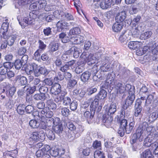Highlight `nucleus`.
<instances>
[{
	"mask_svg": "<svg viewBox=\"0 0 158 158\" xmlns=\"http://www.w3.org/2000/svg\"><path fill=\"white\" fill-rule=\"evenodd\" d=\"M115 88L117 93L122 94L125 92H128L129 95L124 103H123L120 114L121 117H122L123 116L124 118H127L129 116L130 111L126 110L131 105L135 99V87L129 84L125 85L124 84L118 82L115 84Z\"/></svg>",
	"mask_w": 158,
	"mask_h": 158,
	"instance_id": "f257e3e1",
	"label": "nucleus"
},
{
	"mask_svg": "<svg viewBox=\"0 0 158 158\" xmlns=\"http://www.w3.org/2000/svg\"><path fill=\"white\" fill-rule=\"evenodd\" d=\"M155 128L152 125H148L146 122L140 125L136 131L135 134L133 135L132 140L133 143H135L136 139L139 141H142L145 137L151 135L153 136L155 132Z\"/></svg>",
	"mask_w": 158,
	"mask_h": 158,
	"instance_id": "f03ea898",
	"label": "nucleus"
},
{
	"mask_svg": "<svg viewBox=\"0 0 158 158\" xmlns=\"http://www.w3.org/2000/svg\"><path fill=\"white\" fill-rule=\"evenodd\" d=\"M107 60L105 59L102 61H99L97 62L93 68L94 71V74H96L98 70L101 69L103 72H106L109 70L110 68V64L107 63Z\"/></svg>",
	"mask_w": 158,
	"mask_h": 158,
	"instance_id": "7ed1b4c3",
	"label": "nucleus"
},
{
	"mask_svg": "<svg viewBox=\"0 0 158 158\" xmlns=\"http://www.w3.org/2000/svg\"><path fill=\"white\" fill-rule=\"evenodd\" d=\"M45 138L44 132L42 130L39 131L33 132L30 135L29 140L32 143H35L38 141H42Z\"/></svg>",
	"mask_w": 158,
	"mask_h": 158,
	"instance_id": "20e7f679",
	"label": "nucleus"
},
{
	"mask_svg": "<svg viewBox=\"0 0 158 158\" xmlns=\"http://www.w3.org/2000/svg\"><path fill=\"white\" fill-rule=\"evenodd\" d=\"M81 57L82 60L85 61V62H87L88 64L91 65L95 63L97 61V58L93 54L88 52H83L81 55Z\"/></svg>",
	"mask_w": 158,
	"mask_h": 158,
	"instance_id": "39448f33",
	"label": "nucleus"
},
{
	"mask_svg": "<svg viewBox=\"0 0 158 158\" xmlns=\"http://www.w3.org/2000/svg\"><path fill=\"white\" fill-rule=\"evenodd\" d=\"M36 16L33 12H30L29 16L24 18L22 21H20L18 18L19 24L22 28L25 27L26 24H34L35 21V19Z\"/></svg>",
	"mask_w": 158,
	"mask_h": 158,
	"instance_id": "423d86ee",
	"label": "nucleus"
},
{
	"mask_svg": "<svg viewBox=\"0 0 158 158\" xmlns=\"http://www.w3.org/2000/svg\"><path fill=\"white\" fill-rule=\"evenodd\" d=\"M106 79L103 81L101 84L102 87L104 89H106L109 85L113 84L115 77V75L114 73H108L106 75Z\"/></svg>",
	"mask_w": 158,
	"mask_h": 158,
	"instance_id": "0eeeda50",
	"label": "nucleus"
},
{
	"mask_svg": "<svg viewBox=\"0 0 158 158\" xmlns=\"http://www.w3.org/2000/svg\"><path fill=\"white\" fill-rule=\"evenodd\" d=\"M9 23L6 20L2 24L1 28L0 30V35L2 38H6L8 37L7 34L9 33L8 31Z\"/></svg>",
	"mask_w": 158,
	"mask_h": 158,
	"instance_id": "6e6552de",
	"label": "nucleus"
},
{
	"mask_svg": "<svg viewBox=\"0 0 158 158\" xmlns=\"http://www.w3.org/2000/svg\"><path fill=\"white\" fill-rule=\"evenodd\" d=\"M5 90H6V96L9 98L12 97L15 92L16 88L12 86L11 85L7 84L4 88L2 92H4Z\"/></svg>",
	"mask_w": 158,
	"mask_h": 158,
	"instance_id": "1a4fd4ad",
	"label": "nucleus"
},
{
	"mask_svg": "<svg viewBox=\"0 0 158 158\" xmlns=\"http://www.w3.org/2000/svg\"><path fill=\"white\" fill-rule=\"evenodd\" d=\"M69 25V24L64 20H60L56 24L57 30L59 31H64Z\"/></svg>",
	"mask_w": 158,
	"mask_h": 158,
	"instance_id": "9d476101",
	"label": "nucleus"
},
{
	"mask_svg": "<svg viewBox=\"0 0 158 158\" xmlns=\"http://www.w3.org/2000/svg\"><path fill=\"white\" fill-rule=\"evenodd\" d=\"M61 86L58 83H55L52 87L50 89L51 94L53 97L54 95L56 96L59 94L61 92Z\"/></svg>",
	"mask_w": 158,
	"mask_h": 158,
	"instance_id": "9b49d317",
	"label": "nucleus"
},
{
	"mask_svg": "<svg viewBox=\"0 0 158 158\" xmlns=\"http://www.w3.org/2000/svg\"><path fill=\"white\" fill-rule=\"evenodd\" d=\"M85 63L82 60H80L77 63V65L75 69V72L77 74H80L84 70Z\"/></svg>",
	"mask_w": 158,
	"mask_h": 158,
	"instance_id": "f8f14e48",
	"label": "nucleus"
},
{
	"mask_svg": "<svg viewBox=\"0 0 158 158\" xmlns=\"http://www.w3.org/2000/svg\"><path fill=\"white\" fill-rule=\"evenodd\" d=\"M37 65L34 64L31 65H29L27 66V68L25 69V72L27 74L30 75L32 74L33 72L35 73H38Z\"/></svg>",
	"mask_w": 158,
	"mask_h": 158,
	"instance_id": "ddd939ff",
	"label": "nucleus"
},
{
	"mask_svg": "<svg viewBox=\"0 0 158 158\" xmlns=\"http://www.w3.org/2000/svg\"><path fill=\"white\" fill-rule=\"evenodd\" d=\"M70 41L75 44H80L83 43L84 41V37L80 35H77L76 36L73 35L70 38Z\"/></svg>",
	"mask_w": 158,
	"mask_h": 158,
	"instance_id": "4468645a",
	"label": "nucleus"
},
{
	"mask_svg": "<svg viewBox=\"0 0 158 158\" xmlns=\"http://www.w3.org/2000/svg\"><path fill=\"white\" fill-rule=\"evenodd\" d=\"M113 119V117L111 115H107L106 114H104L103 115L102 122L104 123L105 126L109 127L111 126Z\"/></svg>",
	"mask_w": 158,
	"mask_h": 158,
	"instance_id": "2eb2a0df",
	"label": "nucleus"
},
{
	"mask_svg": "<svg viewBox=\"0 0 158 158\" xmlns=\"http://www.w3.org/2000/svg\"><path fill=\"white\" fill-rule=\"evenodd\" d=\"M141 42L138 41H131L129 42L128 46L129 48L133 50H136L142 46Z\"/></svg>",
	"mask_w": 158,
	"mask_h": 158,
	"instance_id": "dca6fc26",
	"label": "nucleus"
},
{
	"mask_svg": "<svg viewBox=\"0 0 158 158\" xmlns=\"http://www.w3.org/2000/svg\"><path fill=\"white\" fill-rule=\"evenodd\" d=\"M117 106L116 104L112 103L108 108L106 109V112L107 115H111L114 114L116 111Z\"/></svg>",
	"mask_w": 158,
	"mask_h": 158,
	"instance_id": "f3484780",
	"label": "nucleus"
},
{
	"mask_svg": "<svg viewBox=\"0 0 158 158\" xmlns=\"http://www.w3.org/2000/svg\"><path fill=\"white\" fill-rule=\"evenodd\" d=\"M145 139L144 141V145L147 147H149L150 146L152 147V145L155 142V139L153 138L151 135H149L145 137Z\"/></svg>",
	"mask_w": 158,
	"mask_h": 158,
	"instance_id": "a211bd4d",
	"label": "nucleus"
},
{
	"mask_svg": "<svg viewBox=\"0 0 158 158\" xmlns=\"http://www.w3.org/2000/svg\"><path fill=\"white\" fill-rule=\"evenodd\" d=\"M111 4V0H102L100 3V6L102 9L106 10L110 8Z\"/></svg>",
	"mask_w": 158,
	"mask_h": 158,
	"instance_id": "6ab92c4d",
	"label": "nucleus"
},
{
	"mask_svg": "<svg viewBox=\"0 0 158 158\" xmlns=\"http://www.w3.org/2000/svg\"><path fill=\"white\" fill-rule=\"evenodd\" d=\"M8 37L6 38H4L5 39H7V42L8 45L9 46H12L14 44L15 40H16L18 35H10L9 33L7 34Z\"/></svg>",
	"mask_w": 158,
	"mask_h": 158,
	"instance_id": "aec40b11",
	"label": "nucleus"
},
{
	"mask_svg": "<svg viewBox=\"0 0 158 158\" xmlns=\"http://www.w3.org/2000/svg\"><path fill=\"white\" fill-rule=\"evenodd\" d=\"M126 17V14L125 11H122L118 13L116 17V22L122 23L125 19Z\"/></svg>",
	"mask_w": 158,
	"mask_h": 158,
	"instance_id": "412c9836",
	"label": "nucleus"
},
{
	"mask_svg": "<svg viewBox=\"0 0 158 158\" xmlns=\"http://www.w3.org/2000/svg\"><path fill=\"white\" fill-rule=\"evenodd\" d=\"M42 114L43 115V117L45 116L47 118H52L53 115V112L50 110L48 108L45 107L41 111Z\"/></svg>",
	"mask_w": 158,
	"mask_h": 158,
	"instance_id": "4be33fe9",
	"label": "nucleus"
},
{
	"mask_svg": "<svg viewBox=\"0 0 158 158\" xmlns=\"http://www.w3.org/2000/svg\"><path fill=\"white\" fill-rule=\"evenodd\" d=\"M152 53L154 55L153 60H158V43H155L153 45L152 48Z\"/></svg>",
	"mask_w": 158,
	"mask_h": 158,
	"instance_id": "5701e85b",
	"label": "nucleus"
},
{
	"mask_svg": "<svg viewBox=\"0 0 158 158\" xmlns=\"http://www.w3.org/2000/svg\"><path fill=\"white\" fill-rule=\"evenodd\" d=\"M91 73L88 71L83 73L81 75L80 78L81 80L84 82H85L89 79Z\"/></svg>",
	"mask_w": 158,
	"mask_h": 158,
	"instance_id": "b1692460",
	"label": "nucleus"
},
{
	"mask_svg": "<svg viewBox=\"0 0 158 158\" xmlns=\"http://www.w3.org/2000/svg\"><path fill=\"white\" fill-rule=\"evenodd\" d=\"M123 26L122 23L116 22L112 26L113 31L114 32H119L122 29Z\"/></svg>",
	"mask_w": 158,
	"mask_h": 158,
	"instance_id": "393cba45",
	"label": "nucleus"
},
{
	"mask_svg": "<svg viewBox=\"0 0 158 158\" xmlns=\"http://www.w3.org/2000/svg\"><path fill=\"white\" fill-rule=\"evenodd\" d=\"M149 49L148 46H145L143 48H139L136 51V54L138 56H141L146 53Z\"/></svg>",
	"mask_w": 158,
	"mask_h": 158,
	"instance_id": "a878e982",
	"label": "nucleus"
},
{
	"mask_svg": "<svg viewBox=\"0 0 158 158\" xmlns=\"http://www.w3.org/2000/svg\"><path fill=\"white\" fill-rule=\"evenodd\" d=\"M16 81L19 80V83L21 85H25L27 82V78L24 76H21L20 75L17 76L15 77Z\"/></svg>",
	"mask_w": 158,
	"mask_h": 158,
	"instance_id": "bb28decb",
	"label": "nucleus"
},
{
	"mask_svg": "<svg viewBox=\"0 0 158 158\" xmlns=\"http://www.w3.org/2000/svg\"><path fill=\"white\" fill-rule=\"evenodd\" d=\"M47 120L50 122L51 126L53 125L54 126H56V125H59L60 122V118L58 117H55L54 118H47Z\"/></svg>",
	"mask_w": 158,
	"mask_h": 158,
	"instance_id": "cd10ccee",
	"label": "nucleus"
},
{
	"mask_svg": "<svg viewBox=\"0 0 158 158\" xmlns=\"http://www.w3.org/2000/svg\"><path fill=\"white\" fill-rule=\"evenodd\" d=\"M42 16L46 21L48 22H51L54 17V15L50 12H46L43 14Z\"/></svg>",
	"mask_w": 158,
	"mask_h": 158,
	"instance_id": "c85d7f7f",
	"label": "nucleus"
},
{
	"mask_svg": "<svg viewBox=\"0 0 158 158\" xmlns=\"http://www.w3.org/2000/svg\"><path fill=\"white\" fill-rule=\"evenodd\" d=\"M153 156L152 153L149 149H147L143 152L141 154L140 158H152Z\"/></svg>",
	"mask_w": 158,
	"mask_h": 158,
	"instance_id": "c756f323",
	"label": "nucleus"
},
{
	"mask_svg": "<svg viewBox=\"0 0 158 158\" xmlns=\"http://www.w3.org/2000/svg\"><path fill=\"white\" fill-rule=\"evenodd\" d=\"M43 118H41L42 121L40 124V126L41 128L45 129L47 128V127H49L51 126V124L50 122L49 121L47 120V119L45 118V121L44 120H42Z\"/></svg>",
	"mask_w": 158,
	"mask_h": 158,
	"instance_id": "7c9ffc66",
	"label": "nucleus"
},
{
	"mask_svg": "<svg viewBox=\"0 0 158 158\" xmlns=\"http://www.w3.org/2000/svg\"><path fill=\"white\" fill-rule=\"evenodd\" d=\"M152 34V32L151 31H145L141 34L140 38L142 40H146L150 38Z\"/></svg>",
	"mask_w": 158,
	"mask_h": 158,
	"instance_id": "2f4dec72",
	"label": "nucleus"
},
{
	"mask_svg": "<svg viewBox=\"0 0 158 158\" xmlns=\"http://www.w3.org/2000/svg\"><path fill=\"white\" fill-rule=\"evenodd\" d=\"M107 96V92L104 89L101 90L95 97L99 100L103 99Z\"/></svg>",
	"mask_w": 158,
	"mask_h": 158,
	"instance_id": "473e14b6",
	"label": "nucleus"
},
{
	"mask_svg": "<svg viewBox=\"0 0 158 158\" xmlns=\"http://www.w3.org/2000/svg\"><path fill=\"white\" fill-rule=\"evenodd\" d=\"M129 35L128 34L125 33H122L120 36L119 40L121 42H123L126 40H130V37H129Z\"/></svg>",
	"mask_w": 158,
	"mask_h": 158,
	"instance_id": "72a5a7b5",
	"label": "nucleus"
},
{
	"mask_svg": "<svg viewBox=\"0 0 158 158\" xmlns=\"http://www.w3.org/2000/svg\"><path fill=\"white\" fill-rule=\"evenodd\" d=\"M49 47V51L53 52L58 49L59 45L58 43L52 42L50 44Z\"/></svg>",
	"mask_w": 158,
	"mask_h": 158,
	"instance_id": "f704fd0d",
	"label": "nucleus"
},
{
	"mask_svg": "<svg viewBox=\"0 0 158 158\" xmlns=\"http://www.w3.org/2000/svg\"><path fill=\"white\" fill-rule=\"evenodd\" d=\"M140 26H138L137 27L133 28L131 30L132 35L134 37H137L138 36L140 32Z\"/></svg>",
	"mask_w": 158,
	"mask_h": 158,
	"instance_id": "c9c22d12",
	"label": "nucleus"
},
{
	"mask_svg": "<svg viewBox=\"0 0 158 158\" xmlns=\"http://www.w3.org/2000/svg\"><path fill=\"white\" fill-rule=\"evenodd\" d=\"M25 106L23 104L19 105L17 108V113L20 115H23L25 112Z\"/></svg>",
	"mask_w": 158,
	"mask_h": 158,
	"instance_id": "e433bc0d",
	"label": "nucleus"
},
{
	"mask_svg": "<svg viewBox=\"0 0 158 158\" xmlns=\"http://www.w3.org/2000/svg\"><path fill=\"white\" fill-rule=\"evenodd\" d=\"M47 104L48 106L47 107L49 109H51L53 110H55L56 107V105L51 100H48L47 101Z\"/></svg>",
	"mask_w": 158,
	"mask_h": 158,
	"instance_id": "4c0bfd02",
	"label": "nucleus"
},
{
	"mask_svg": "<svg viewBox=\"0 0 158 158\" xmlns=\"http://www.w3.org/2000/svg\"><path fill=\"white\" fill-rule=\"evenodd\" d=\"M99 99L95 97V98L92 102L90 106L91 109L92 110L95 111L98 105Z\"/></svg>",
	"mask_w": 158,
	"mask_h": 158,
	"instance_id": "58836bf2",
	"label": "nucleus"
},
{
	"mask_svg": "<svg viewBox=\"0 0 158 158\" xmlns=\"http://www.w3.org/2000/svg\"><path fill=\"white\" fill-rule=\"evenodd\" d=\"M38 9L41 10L44 9L47 4V2L45 0H40L38 1Z\"/></svg>",
	"mask_w": 158,
	"mask_h": 158,
	"instance_id": "ea45409f",
	"label": "nucleus"
},
{
	"mask_svg": "<svg viewBox=\"0 0 158 158\" xmlns=\"http://www.w3.org/2000/svg\"><path fill=\"white\" fill-rule=\"evenodd\" d=\"M53 129L56 133L60 134L62 132L63 128L61 125H56V126H53Z\"/></svg>",
	"mask_w": 158,
	"mask_h": 158,
	"instance_id": "a19ab883",
	"label": "nucleus"
},
{
	"mask_svg": "<svg viewBox=\"0 0 158 158\" xmlns=\"http://www.w3.org/2000/svg\"><path fill=\"white\" fill-rule=\"evenodd\" d=\"M154 100V96L152 94L149 95L145 101V106H148L153 102Z\"/></svg>",
	"mask_w": 158,
	"mask_h": 158,
	"instance_id": "79ce46f5",
	"label": "nucleus"
},
{
	"mask_svg": "<svg viewBox=\"0 0 158 158\" xmlns=\"http://www.w3.org/2000/svg\"><path fill=\"white\" fill-rule=\"evenodd\" d=\"M30 126L33 128H37L40 126V124L35 120H31L29 123Z\"/></svg>",
	"mask_w": 158,
	"mask_h": 158,
	"instance_id": "37998d69",
	"label": "nucleus"
},
{
	"mask_svg": "<svg viewBox=\"0 0 158 158\" xmlns=\"http://www.w3.org/2000/svg\"><path fill=\"white\" fill-rule=\"evenodd\" d=\"M134 124V122H131L129 123V126H127L126 128H125V132L126 133L129 134L131 132L133 128Z\"/></svg>",
	"mask_w": 158,
	"mask_h": 158,
	"instance_id": "c03bdc74",
	"label": "nucleus"
},
{
	"mask_svg": "<svg viewBox=\"0 0 158 158\" xmlns=\"http://www.w3.org/2000/svg\"><path fill=\"white\" fill-rule=\"evenodd\" d=\"M84 116L88 121H90L93 117V115L89 111H85L84 114Z\"/></svg>",
	"mask_w": 158,
	"mask_h": 158,
	"instance_id": "a18cd8bd",
	"label": "nucleus"
},
{
	"mask_svg": "<svg viewBox=\"0 0 158 158\" xmlns=\"http://www.w3.org/2000/svg\"><path fill=\"white\" fill-rule=\"evenodd\" d=\"M81 32V30L78 27H74L71 29L69 32V35H73L79 34Z\"/></svg>",
	"mask_w": 158,
	"mask_h": 158,
	"instance_id": "49530a36",
	"label": "nucleus"
},
{
	"mask_svg": "<svg viewBox=\"0 0 158 158\" xmlns=\"http://www.w3.org/2000/svg\"><path fill=\"white\" fill-rule=\"evenodd\" d=\"M50 155L54 157H56L59 154L60 155L59 149L57 148H52L50 151Z\"/></svg>",
	"mask_w": 158,
	"mask_h": 158,
	"instance_id": "de8ad7c7",
	"label": "nucleus"
},
{
	"mask_svg": "<svg viewBox=\"0 0 158 158\" xmlns=\"http://www.w3.org/2000/svg\"><path fill=\"white\" fill-rule=\"evenodd\" d=\"M34 98L36 100H44L45 99V95L43 94H35L34 96Z\"/></svg>",
	"mask_w": 158,
	"mask_h": 158,
	"instance_id": "09e8293b",
	"label": "nucleus"
},
{
	"mask_svg": "<svg viewBox=\"0 0 158 158\" xmlns=\"http://www.w3.org/2000/svg\"><path fill=\"white\" fill-rule=\"evenodd\" d=\"M37 86H35L34 85L33 86L28 88L27 87L25 86L24 89H26V91L27 92H29L30 94H32L36 90L38 89Z\"/></svg>",
	"mask_w": 158,
	"mask_h": 158,
	"instance_id": "8fccbe9b",
	"label": "nucleus"
},
{
	"mask_svg": "<svg viewBox=\"0 0 158 158\" xmlns=\"http://www.w3.org/2000/svg\"><path fill=\"white\" fill-rule=\"evenodd\" d=\"M94 158H105L104 153L99 151H96L94 153Z\"/></svg>",
	"mask_w": 158,
	"mask_h": 158,
	"instance_id": "3c124183",
	"label": "nucleus"
},
{
	"mask_svg": "<svg viewBox=\"0 0 158 158\" xmlns=\"http://www.w3.org/2000/svg\"><path fill=\"white\" fill-rule=\"evenodd\" d=\"M142 109V107L141 106H135V116H138L139 115L141 114Z\"/></svg>",
	"mask_w": 158,
	"mask_h": 158,
	"instance_id": "603ef678",
	"label": "nucleus"
},
{
	"mask_svg": "<svg viewBox=\"0 0 158 158\" xmlns=\"http://www.w3.org/2000/svg\"><path fill=\"white\" fill-rule=\"evenodd\" d=\"M33 0H19L18 3L20 6H23L32 2Z\"/></svg>",
	"mask_w": 158,
	"mask_h": 158,
	"instance_id": "864d4df0",
	"label": "nucleus"
},
{
	"mask_svg": "<svg viewBox=\"0 0 158 158\" xmlns=\"http://www.w3.org/2000/svg\"><path fill=\"white\" fill-rule=\"evenodd\" d=\"M23 64L22 62V61L19 59L16 60L14 64L15 68L17 69H20Z\"/></svg>",
	"mask_w": 158,
	"mask_h": 158,
	"instance_id": "5fc2aeb1",
	"label": "nucleus"
},
{
	"mask_svg": "<svg viewBox=\"0 0 158 158\" xmlns=\"http://www.w3.org/2000/svg\"><path fill=\"white\" fill-rule=\"evenodd\" d=\"M71 53V51L70 50L65 52L62 55L61 58L63 60L66 61L67 60L69 57V54Z\"/></svg>",
	"mask_w": 158,
	"mask_h": 158,
	"instance_id": "6e6d98bb",
	"label": "nucleus"
},
{
	"mask_svg": "<svg viewBox=\"0 0 158 158\" xmlns=\"http://www.w3.org/2000/svg\"><path fill=\"white\" fill-rule=\"evenodd\" d=\"M62 100L63 104L64 106L69 105L71 102V99L69 97H64V96Z\"/></svg>",
	"mask_w": 158,
	"mask_h": 158,
	"instance_id": "4d7b16f0",
	"label": "nucleus"
},
{
	"mask_svg": "<svg viewBox=\"0 0 158 158\" xmlns=\"http://www.w3.org/2000/svg\"><path fill=\"white\" fill-rule=\"evenodd\" d=\"M64 96V95H62L60 93L56 96L54 95V97H53L54 98L55 102H57L62 100Z\"/></svg>",
	"mask_w": 158,
	"mask_h": 158,
	"instance_id": "13d9d810",
	"label": "nucleus"
},
{
	"mask_svg": "<svg viewBox=\"0 0 158 158\" xmlns=\"http://www.w3.org/2000/svg\"><path fill=\"white\" fill-rule=\"evenodd\" d=\"M70 104V108L71 110L74 111L76 110L77 106V103L76 101H73Z\"/></svg>",
	"mask_w": 158,
	"mask_h": 158,
	"instance_id": "bf43d9fd",
	"label": "nucleus"
},
{
	"mask_svg": "<svg viewBox=\"0 0 158 158\" xmlns=\"http://www.w3.org/2000/svg\"><path fill=\"white\" fill-rule=\"evenodd\" d=\"M39 43V49L41 51H42L44 50L46 47V44H44V43L41 40H39L38 42Z\"/></svg>",
	"mask_w": 158,
	"mask_h": 158,
	"instance_id": "052dcab7",
	"label": "nucleus"
},
{
	"mask_svg": "<svg viewBox=\"0 0 158 158\" xmlns=\"http://www.w3.org/2000/svg\"><path fill=\"white\" fill-rule=\"evenodd\" d=\"M38 89L39 90L40 93L41 94H44L45 93L47 92L48 90V88L44 86H40Z\"/></svg>",
	"mask_w": 158,
	"mask_h": 158,
	"instance_id": "680f3d73",
	"label": "nucleus"
},
{
	"mask_svg": "<svg viewBox=\"0 0 158 158\" xmlns=\"http://www.w3.org/2000/svg\"><path fill=\"white\" fill-rule=\"evenodd\" d=\"M157 143L155 142L152 144V147L154 149V154L156 156L158 155V147L157 146Z\"/></svg>",
	"mask_w": 158,
	"mask_h": 158,
	"instance_id": "e2e57ef3",
	"label": "nucleus"
},
{
	"mask_svg": "<svg viewBox=\"0 0 158 158\" xmlns=\"http://www.w3.org/2000/svg\"><path fill=\"white\" fill-rule=\"evenodd\" d=\"M74 52L73 53V56L75 58H77L79 56L80 52L79 51V49L76 47H74L73 48V50Z\"/></svg>",
	"mask_w": 158,
	"mask_h": 158,
	"instance_id": "0e129e2a",
	"label": "nucleus"
},
{
	"mask_svg": "<svg viewBox=\"0 0 158 158\" xmlns=\"http://www.w3.org/2000/svg\"><path fill=\"white\" fill-rule=\"evenodd\" d=\"M62 114L65 116H67L69 114V110L66 107L62 108L61 110Z\"/></svg>",
	"mask_w": 158,
	"mask_h": 158,
	"instance_id": "69168bd1",
	"label": "nucleus"
},
{
	"mask_svg": "<svg viewBox=\"0 0 158 158\" xmlns=\"http://www.w3.org/2000/svg\"><path fill=\"white\" fill-rule=\"evenodd\" d=\"M36 70H37L38 71L37 73H39L42 74H45L47 72V69L44 67H40L38 69H36Z\"/></svg>",
	"mask_w": 158,
	"mask_h": 158,
	"instance_id": "338daca9",
	"label": "nucleus"
},
{
	"mask_svg": "<svg viewBox=\"0 0 158 158\" xmlns=\"http://www.w3.org/2000/svg\"><path fill=\"white\" fill-rule=\"evenodd\" d=\"M47 136L50 140H53L55 138V135L51 130L49 131L48 133H47Z\"/></svg>",
	"mask_w": 158,
	"mask_h": 158,
	"instance_id": "774afa93",
	"label": "nucleus"
}]
</instances>
